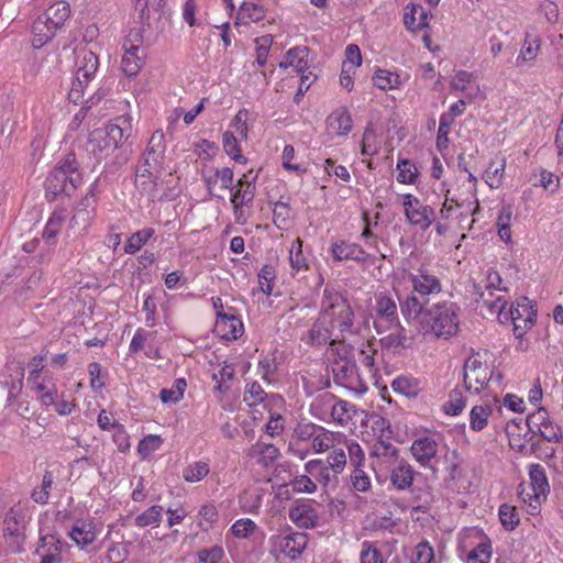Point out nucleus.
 <instances>
[{
  "mask_svg": "<svg viewBox=\"0 0 563 563\" xmlns=\"http://www.w3.org/2000/svg\"><path fill=\"white\" fill-rule=\"evenodd\" d=\"M84 176L74 152L64 155L44 180V196L48 202L70 198L82 184Z\"/></svg>",
  "mask_w": 563,
  "mask_h": 563,
  "instance_id": "obj_1",
  "label": "nucleus"
},
{
  "mask_svg": "<svg viewBox=\"0 0 563 563\" xmlns=\"http://www.w3.org/2000/svg\"><path fill=\"white\" fill-rule=\"evenodd\" d=\"M131 131L130 120L124 117H118L113 122L103 128L95 129L89 133L86 151L100 162L122 146L123 142L130 136Z\"/></svg>",
  "mask_w": 563,
  "mask_h": 563,
  "instance_id": "obj_2",
  "label": "nucleus"
},
{
  "mask_svg": "<svg viewBox=\"0 0 563 563\" xmlns=\"http://www.w3.org/2000/svg\"><path fill=\"white\" fill-rule=\"evenodd\" d=\"M320 314L330 317L333 328H338L342 339L345 334L354 333V311L347 298L329 285L323 289L320 302Z\"/></svg>",
  "mask_w": 563,
  "mask_h": 563,
  "instance_id": "obj_3",
  "label": "nucleus"
},
{
  "mask_svg": "<svg viewBox=\"0 0 563 563\" xmlns=\"http://www.w3.org/2000/svg\"><path fill=\"white\" fill-rule=\"evenodd\" d=\"M459 309L454 302L435 303L426 310L421 324L429 327L438 338L449 339L459 331Z\"/></svg>",
  "mask_w": 563,
  "mask_h": 563,
  "instance_id": "obj_4",
  "label": "nucleus"
},
{
  "mask_svg": "<svg viewBox=\"0 0 563 563\" xmlns=\"http://www.w3.org/2000/svg\"><path fill=\"white\" fill-rule=\"evenodd\" d=\"M373 311L374 329L378 334L394 329V325H399L397 305L390 296L384 292L375 295Z\"/></svg>",
  "mask_w": 563,
  "mask_h": 563,
  "instance_id": "obj_5",
  "label": "nucleus"
},
{
  "mask_svg": "<svg viewBox=\"0 0 563 563\" xmlns=\"http://www.w3.org/2000/svg\"><path fill=\"white\" fill-rule=\"evenodd\" d=\"M402 205L409 223L419 227L422 231H426L434 221L435 212L433 208L422 205L413 195H405Z\"/></svg>",
  "mask_w": 563,
  "mask_h": 563,
  "instance_id": "obj_6",
  "label": "nucleus"
},
{
  "mask_svg": "<svg viewBox=\"0 0 563 563\" xmlns=\"http://www.w3.org/2000/svg\"><path fill=\"white\" fill-rule=\"evenodd\" d=\"M324 317L325 316H321L319 313V317L309 329L307 333L308 339L306 341L308 345L322 346L325 345L327 343H329L330 345H335L343 341V339H331L334 330L333 322H327L324 320Z\"/></svg>",
  "mask_w": 563,
  "mask_h": 563,
  "instance_id": "obj_7",
  "label": "nucleus"
},
{
  "mask_svg": "<svg viewBox=\"0 0 563 563\" xmlns=\"http://www.w3.org/2000/svg\"><path fill=\"white\" fill-rule=\"evenodd\" d=\"M290 520L301 529H313L319 526L317 510L309 501L298 499L289 508Z\"/></svg>",
  "mask_w": 563,
  "mask_h": 563,
  "instance_id": "obj_8",
  "label": "nucleus"
},
{
  "mask_svg": "<svg viewBox=\"0 0 563 563\" xmlns=\"http://www.w3.org/2000/svg\"><path fill=\"white\" fill-rule=\"evenodd\" d=\"M529 478L533 495L528 494L530 506L537 510V506L532 505V500L540 504V497H547L550 493V485L545 474V468L540 464H531L529 467Z\"/></svg>",
  "mask_w": 563,
  "mask_h": 563,
  "instance_id": "obj_9",
  "label": "nucleus"
},
{
  "mask_svg": "<svg viewBox=\"0 0 563 563\" xmlns=\"http://www.w3.org/2000/svg\"><path fill=\"white\" fill-rule=\"evenodd\" d=\"M216 331L227 341L236 340L243 333V323L234 314L217 312Z\"/></svg>",
  "mask_w": 563,
  "mask_h": 563,
  "instance_id": "obj_10",
  "label": "nucleus"
},
{
  "mask_svg": "<svg viewBox=\"0 0 563 563\" xmlns=\"http://www.w3.org/2000/svg\"><path fill=\"white\" fill-rule=\"evenodd\" d=\"M438 442L431 437H421L416 439L410 451L416 461L423 467L430 466V462L438 453Z\"/></svg>",
  "mask_w": 563,
  "mask_h": 563,
  "instance_id": "obj_11",
  "label": "nucleus"
},
{
  "mask_svg": "<svg viewBox=\"0 0 563 563\" xmlns=\"http://www.w3.org/2000/svg\"><path fill=\"white\" fill-rule=\"evenodd\" d=\"M331 252L333 258L340 262L352 260L357 263H365L369 257V254L361 245L349 241L334 242L331 246Z\"/></svg>",
  "mask_w": 563,
  "mask_h": 563,
  "instance_id": "obj_12",
  "label": "nucleus"
},
{
  "mask_svg": "<svg viewBox=\"0 0 563 563\" xmlns=\"http://www.w3.org/2000/svg\"><path fill=\"white\" fill-rule=\"evenodd\" d=\"M67 218V210L64 207L56 208L49 216L44 230L42 239L48 247H54L57 243L58 234Z\"/></svg>",
  "mask_w": 563,
  "mask_h": 563,
  "instance_id": "obj_13",
  "label": "nucleus"
},
{
  "mask_svg": "<svg viewBox=\"0 0 563 563\" xmlns=\"http://www.w3.org/2000/svg\"><path fill=\"white\" fill-rule=\"evenodd\" d=\"M358 368L355 361L347 357H340L333 364V379L336 384L353 389L351 386L358 376Z\"/></svg>",
  "mask_w": 563,
  "mask_h": 563,
  "instance_id": "obj_14",
  "label": "nucleus"
},
{
  "mask_svg": "<svg viewBox=\"0 0 563 563\" xmlns=\"http://www.w3.org/2000/svg\"><path fill=\"white\" fill-rule=\"evenodd\" d=\"M397 331L390 333L379 340L383 349L391 350L393 353H398L400 350L411 347L412 338L407 334V330L401 325H394Z\"/></svg>",
  "mask_w": 563,
  "mask_h": 563,
  "instance_id": "obj_15",
  "label": "nucleus"
},
{
  "mask_svg": "<svg viewBox=\"0 0 563 563\" xmlns=\"http://www.w3.org/2000/svg\"><path fill=\"white\" fill-rule=\"evenodd\" d=\"M415 470L405 460H401L390 472L391 485L397 490H406L412 486Z\"/></svg>",
  "mask_w": 563,
  "mask_h": 563,
  "instance_id": "obj_16",
  "label": "nucleus"
},
{
  "mask_svg": "<svg viewBox=\"0 0 563 563\" xmlns=\"http://www.w3.org/2000/svg\"><path fill=\"white\" fill-rule=\"evenodd\" d=\"M413 291L418 292L421 298L430 294H438L441 291L440 280L427 273H420L419 275H410Z\"/></svg>",
  "mask_w": 563,
  "mask_h": 563,
  "instance_id": "obj_17",
  "label": "nucleus"
},
{
  "mask_svg": "<svg viewBox=\"0 0 563 563\" xmlns=\"http://www.w3.org/2000/svg\"><path fill=\"white\" fill-rule=\"evenodd\" d=\"M400 311L406 320L416 319L423 314L427 309L424 306L428 303V299L421 298L415 294L408 295L404 300L398 296Z\"/></svg>",
  "mask_w": 563,
  "mask_h": 563,
  "instance_id": "obj_18",
  "label": "nucleus"
},
{
  "mask_svg": "<svg viewBox=\"0 0 563 563\" xmlns=\"http://www.w3.org/2000/svg\"><path fill=\"white\" fill-rule=\"evenodd\" d=\"M307 534L303 532H291L284 537L280 549L291 560H296L306 549Z\"/></svg>",
  "mask_w": 563,
  "mask_h": 563,
  "instance_id": "obj_19",
  "label": "nucleus"
},
{
  "mask_svg": "<svg viewBox=\"0 0 563 563\" xmlns=\"http://www.w3.org/2000/svg\"><path fill=\"white\" fill-rule=\"evenodd\" d=\"M42 15L44 16V20L48 22V24L53 29L58 30L64 25L65 21L69 18L70 8L68 3L59 1L49 5L45 10V12L42 13Z\"/></svg>",
  "mask_w": 563,
  "mask_h": 563,
  "instance_id": "obj_20",
  "label": "nucleus"
},
{
  "mask_svg": "<svg viewBox=\"0 0 563 563\" xmlns=\"http://www.w3.org/2000/svg\"><path fill=\"white\" fill-rule=\"evenodd\" d=\"M478 534L481 541L467 554V563H489L490 561L493 554L492 540L483 531H478Z\"/></svg>",
  "mask_w": 563,
  "mask_h": 563,
  "instance_id": "obj_21",
  "label": "nucleus"
},
{
  "mask_svg": "<svg viewBox=\"0 0 563 563\" xmlns=\"http://www.w3.org/2000/svg\"><path fill=\"white\" fill-rule=\"evenodd\" d=\"M56 31V29H53L48 22L44 20L42 14L38 15L32 25L34 47L40 48L44 46L55 36Z\"/></svg>",
  "mask_w": 563,
  "mask_h": 563,
  "instance_id": "obj_22",
  "label": "nucleus"
},
{
  "mask_svg": "<svg viewBox=\"0 0 563 563\" xmlns=\"http://www.w3.org/2000/svg\"><path fill=\"white\" fill-rule=\"evenodd\" d=\"M265 18L262 4L244 1L238 11L235 24H246L249 21L260 22Z\"/></svg>",
  "mask_w": 563,
  "mask_h": 563,
  "instance_id": "obj_23",
  "label": "nucleus"
},
{
  "mask_svg": "<svg viewBox=\"0 0 563 563\" xmlns=\"http://www.w3.org/2000/svg\"><path fill=\"white\" fill-rule=\"evenodd\" d=\"M69 536L81 547L89 545L96 540V532L93 531L92 522L88 521L76 522L73 526Z\"/></svg>",
  "mask_w": 563,
  "mask_h": 563,
  "instance_id": "obj_24",
  "label": "nucleus"
},
{
  "mask_svg": "<svg viewBox=\"0 0 563 563\" xmlns=\"http://www.w3.org/2000/svg\"><path fill=\"white\" fill-rule=\"evenodd\" d=\"M327 122L339 135H347L352 130V117L346 108L332 112Z\"/></svg>",
  "mask_w": 563,
  "mask_h": 563,
  "instance_id": "obj_25",
  "label": "nucleus"
},
{
  "mask_svg": "<svg viewBox=\"0 0 563 563\" xmlns=\"http://www.w3.org/2000/svg\"><path fill=\"white\" fill-rule=\"evenodd\" d=\"M164 158L153 156L143 152L136 165V177H153L155 172H159L163 167Z\"/></svg>",
  "mask_w": 563,
  "mask_h": 563,
  "instance_id": "obj_26",
  "label": "nucleus"
},
{
  "mask_svg": "<svg viewBox=\"0 0 563 563\" xmlns=\"http://www.w3.org/2000/svg\"><path fill=\"white\" fill-rule=\"evenodd\" d=\"M155 234L153 228H144L131 234L123 250L125 254L137 253Z\"/></svg>",
  "mask_w": 563,
  "mask_h": 563,
  "instance_id": "obj_27",
  "label": "nucleus"
},
{
  "mask_svg": "<svg viewBox=\"0 0 563 563\" xmlns=\"http://www.w3.org/2000/svg\"><path fill=\"white\" fill-rule=\"evenodd\" d=\"M395 393L408 398H416L420 391L419 382L413 377L398 376L391 383Z\"/></svg>",
  "mask_w": 563,
  "mask_h": 563,
  "instance_id": "obj_28",
  "label": "nucleus"
},
{
  "mask_svg": "<svg viewBox=\"0 0 563 563\" xmlns=\"http://www.w3.org/2000/svg\"><path fill=\"white\" fill-rule=\"evenodd\" d=\"M99 59L98 56L91 51H82L78 57L77 75L82 78H92L98 70Z\"/></svg>",
  "mask_w": 563,
  "mask_h": 563,
  "instance_id": "obj_29",
  "label": "nucleus"
},
{
  "mask_svg": "<svg viewBox=\"0 0 563 563\" xmlns=\"http://www.w3.org/2000/svg\"><path fill=\"white\" fill-rule=\"evenodd\" d=\"M530 312L538 316L536 305H533L528 297L522 296L516 300V307L511 305L509 311L506 313V318L509 316L511 320H521L525 317H530Z\"/></svg>",
  "mask_w": 563,
  "mask_h": 563,
  "instance_id": "obj_30",
  "label": "nucleus"
},
{
  "mask_svg": "<svg viewBox=\"0 0 563 563\" xmlns=\"http://www.w3.org/2000/svg\"><path fill=\"white\" fill-rule=\"evenodd\" d=\"M222 142H223L224 152L233 161H235L236 163H240V164H246L247 158L244 155H242L241 146L238 142V139L235 137V135L232 132L225 131L222 136Z\"/></svg>",
  "mask_w": 563,
  "mask_h": 563,
  "instance_id": "obj_31",
  "label": "nucleus"
},
{
  "mask_svg": "<svg viewBox=\"0 0 563 563\" xmlns=\"http://www.w3.org/2000/svg\"><path fill=\"white\" fill-rule=\"evenodd\" d=\"M466 406V398L457 387L450 391L449 400L442 406L443 411L450 416H459Z\"/></svg>",
  "mask_w": 563,
  "mask_h": 563,
  "instance_id": "obj_32",
  "label": "nucleus"
},
{
  "mask_svg": "<svg viewBox=\"0 0 563 563\" xmlns=\"http://www.w3.org/2000/svg\"><path fill=\"white\" fill-rule=\"evenodd\" d=\"M492 413L490 406H474L470 412V428L473 431H482L488 423V417Z\"/></svg>",
  "mask_w": 563,
  "mask_h": 563,
  "instance_id": "obj_33",
  "label": "nucleus"
},
{
  "mask_svg": "<svg viewBox=\"0 0 563 563\" xmlns=\"http://www.w3.org/2000/svg\"><path fill=\"white\" fill-rule=\"evenodd\" d=\"M210 472L209 464L207 462L197 461L187 465L183 470V478L189 483H196L205 478Z\"/></svg>",
  "mask_w": 563,
  "mask_h": 563,
  "instance_id": "obj_34",
  "label": "nucleus"
},
{
  "mask_svg": "<svg viewBox=\"0 0 563 563\" xmlns=\"http://www.w3.org/2000/svg\"><path fill=\"white\" fill-rule=\"evenodd\" d=\"M144 64L140 52L124 53L121 59V69L128 77L136 76Z\"/></svg>",
  "mask_w": 563,
  "mask_h": 563,
  "instance_id": "obj_35",
  "label": "nucleus"
},
{
  "mask_svg": "<svg viewBox=\"0 0 563 563\" xmlns=\"http://www.w3.org/2000/svg\"><path fill=\"white\" fill-rule=\"evenodd\" d=\"M373 84L382 90H390L399 86L400 79L398 74L386 69H377L373 76Z\"/></svg>",
  "mask_w": 563,
  "mask_h": 563,
  "instance_id": "obj_36",
  "label": "nucleus"
},
{
  "mask_svg": "<svg viewBox=\"0 0 563 563\" xmlns=\"http://www.w3.org/2000/svg\"><path fill=\"white\" fill-rule=\"evenodd\" d=\"M498 515L501 526L508 531L515 530L520 522L519 514L515 506L503 504L499 507Z\"/></svg>",
  "mask_w": 563,
  "mask_h": 563,
  "instance_id": "obj_37",
  "label": "nucleus"
},
{
  "mask_svg": "<svg viewBox=\"0 0 563 563\" xmlns=\"http://www.w3.org/2000/svg\"><path fill=\"white\" fill-rule=\"evenodd\" d=\"M187 387V382L185 378H177L174 382L172 388H163L159 391V398L164 404L167 402H177L184 397V391Z\"/></svg>",
  "mask_w": 563,
  "mask_h": 563,
  "instance_id": "obj_38",
  "label": "nucleus"
},
{
  "mask_svg": "<svg viewBox=\"0 0 563 563\" xmlns=\"http://www.w3.org/2000/svg\"><path fill=\"white\" fill-rule=\"evenodd\" d=\"M523 439L530 443L529 455H534L537 459L540 460L554 457V448L544 443L543 440H533V437L528 438V434H525Z\"/></svg>",
  "mask_w": 563,
  "mask_h": 563,
  "instance_id": "obj_39",
  "label": "nucleus"
},
{
  "mask_svg": "<svg viewBox=\"0 0 563 563\" xmlns=\"http://www.w3.org/2000/svg\"><path fill=\"white\" fill-rule=\"evenodd\" d=\"M410 563H434V550L429 541L422 540L415 547Z\"/></svg>",
  "mask_w": 563,
  "mask_h": 563,
  "instance_id": "obj_40",
  "label": "nucleus"
},
{
  "mask_svg": "<svg viewBox=\"0 0 563 563\" xmlns=\"http://www.w3.org/2000/svg\"><path fill=\"white\" fill-rule=\"evenodd\" d=\"M551 422L549 419L548 411L544 408H538L534 412L530 413L526 418V426L528 427V433L537 434L541 432V429Z\"/></svg>",
  "mask_w": 563,
  "mask_h": 563,
  "instance_id": "obj_41",
  "label": "nucleus"
},
{
  "mask_svg": "<svg viewBox=\"0 0 563 563\" xmlns=\"http://www.w3.org/2000/svg\"><path fill=\"white\" fill-rule=\"evenodd\" d=\"M144 152L151 154L152 157L165 158L166 141L162 130H156L152 134Z\"/></svg>",
  "mask_w": 563,
  "mask_h": 563,
  "instance_id": "obj_42",
  "label": "nucleus"
},
{
  "mask_svg": "<svg viewBox=\"0 0 563 563\" xmlns=\"http://www.w3.org/2000/svg\"><path fill=\"white\" fill-rule=\"evenodd\" d=\"M397 180L400 184H415L418 178V170L409 159H399L397 164Z\"/></svg>",
  "mask_w": 563,
  "mask_h": 563,
  "instance_id": "obj_43",
  "label": "nucleus"
},
{
  "mask_svg": "<svg viewBox=\"0 0 563 563\" xmlns=\"http://www.w3.org/2000/svg\"><path fill=\"white\" fill-rule=\"evenodd\" d=\"M289 262L292 269L299 272L300 269H308L309 265L307 258L302 253V241L297 238L291 245L289 252Z\"/></svg>",
  "mask_w": 563,
  "mask_h": 563,
  "instance_id": "obj_44",
  "label": "nucleus"
},
{
  "mask_svg": "<svg viewBox=\"0 0 563 563\" xmlns=\"http://www.w3.org/2000/svg\"><path fill=\"white\" fill-rule=\"evenodd\" d=\"M258 453L257 463L264 466H269L280 455L279 450L274 444L256 443L253 446Z\"/></svg>",
  "mask_w": 563,
  "mask_h": 563,
  "instance_id": "obj_45",
  "label": "nucleus"
},
{
  "mask_svg": "<svg viewBox=\"0 0 563 563\" xmlns=\"http://www.w3.org/2000/svg\"><path fill=\"white\" fill-rule=\"evenodd\" d=\"M336 400L335 395L332 393H323L317 396L310 405L311 412L323 415L330 411L332 415V407Z\"/></svg>",
  "mask_w": 563,
  "mask_h": 563,
  "instance_id": "obj_46",
  "label": "nucleus"
},
{
  "mask_svg": "<svg viewBox=\"0 0 563 563\" xmlns=\"http://www.w3.org/2000/svg\"><path fill=\"white\" fill-rule=\"evenodd\" d=\"M276 279V268L272 264H265L258 273L261 289L267 296L272 295L273 286Z\"/></svg>",
  "mask_w": 563,
  "mask_h": 563,
  "instance_id": "obj_47",
  "label": "nucleus"
},
{
  "mask_svg": "<svg viewBox=\"0 0 563 563\" xmlns=\"http://www.w3.org/2000/svg\"><path fill=\"white\" fill-rule=\"evenodd\" d=\"M90 80L91 78H82V76L76 74V77L71 84V88L68 92V99L70 102L74 104L82 103L85 90L88 87Z\"/></svg>",
  "mask_w": 563,
  "mask_h": 563,
  "instance_id": "obj_48",
  "label": "nucleus"
},
{
  "mask_svg": "<svg viewBox=\"0 0 563 563\" xmlns=\"http://www.w3.org/2000/svg\"><path fill=\"white\" fill-rule=\"evenodd\" d=\"M163 440L159 435L148 434L144 437L137 444V453L144 460L153 452L157 451L162 445Z\"/></svg>",
  "mask_w": 563,
  "mask_h": 563,
  "instance_id": "obj_49",
  "label": "nucleus"
},
{
  "mask_svg": "<svg viewBox=\"0 0 563 563\" xmlns=\"http://www.w3.org/2000/svg\"><path fill=\"white\" fill-rule=\"evenodd\" d=\"M506 162L501 159L500 166L494 167V162L486 168L483 178L490 188H498L501 185V178L505 172Z\"/></svg>",
  "mask_w": 563,
  "mask_h": 563,
  "instance_id": "obj_50",
  "label": "nucleus"
},
{
  "mask_svg": "<svg viewBox=\"0 0 563 563\" xmlns=\"http://www.w3.org/2000/svg\"><path fill=\"white\" fill-rule=\"evenodd\" d=\"M305 468L308 473L314 475L318 473L319 481L323 485H328L331 482V467L327 466L321 460L309 461Z\"/></svg>",
  "mask_w": 563,
  "mask_h": 563,
  "instance_id": "obj_51",
  "label": "nucleus"
},
{
  "mask_svg": "<svg viewBox=\"0 0 563 563\" xmlns=\"http://www.w3.org/2000/svg\"><path fill=\"white\" fill-rule=\"evenodd\" d=\"M163 507L159 505H154L146 509L144 512L140 514L135 518V525L137 527H147L150 525L159 522L162 519Z\"/></svg>",
  "mask_w": 563,
  "mask_h": 563,
  "instance_id": "obj_52",
  "label": "nucleus"
},
{
  "mask_svg": "<svg viewBox=\"0 0 563 563\" xmlns=\"http://www.w3.org/2000/svg\"><path fill=\"white\" fill-rule=\"evenodd\" d=\"M356 412V408L353 404L346 400H336L332 407V418L342 422L343 420L352 419Z\"/></svg>",
  "mask_w": 563,
  "mask_h": 563,
  "instance_id": "obj_53",
  "label": "nucleus"
},
{
  "mask_svg": "<svg viewBox=\"0 0 563 563\" xmlns=\"http://www.w3.org/2000/svg\"><path fill=\"white\" fill-rule=\"evenodd\" d=\"M478 355H479L478 352L475 353L474 351H472L471 357H468L465 361L464 366H463V369H464L463 382H464V387L467 391H471L473 388V384L471 382H468V379H470L468 371H471L472 373H476V372H481V371L485 369L483 367V363L476 358V356H478Z\"/></svg>",
  "mask_w": 563,
  "mask_h": 563,
  "instance_id": "obj_54",
  "label": "nucleus"
},
{
  "mask_svg": "<svg viewBox=\"0 0 563 563\" xmlns=\"http://www.w3.org/2000/svg\"><path fill=\"white\" fill-rule=\"evenodd\" d=\"M361 563H384V558L380 551L369 541L362 543V551L360 555Z\"/></svg>",
  "mask_w": 563,
  "mask_h": 563,
  "instance_id": "obj_55",
  "label": "nucleus"
},
{
  "mask_svg": "<svg viewBox=\"0 0 563 563\" xmlns=\"http://www.w3.org/2000/svg\"><path fill=\"white\" fill-rule=\"evenodd\" d=\"M112 440L120 452L126 453L130 450V437L126 432L125 427L119 423L118 421H114Z\"/></svg>",
  "mask_w": 563,
  "mask_h": 563,
  "instance_id": "obj_56",
  "label": "nucleus"
},
{
  "mask_svg": "<svg viewBox=\"0 0 563 563\" xmlns=\"http://www.w3.org/2000/svg\"><path fill=\"white\" fill-rule=\"evenodd\" d=\"M274 37L271 34L263 35L255 40L256 47V63L258 66H265L269 53L271 45L273 44Z\"/></svg>",
  "mask_w": 563,
  "mask_h": 563,
  "instance_id": "obj_57",
  "label": "nucleus"
},
{
  "mask_svg": "<svg viewBox=\"0 0 563 563\" xmlns=\"http://www.w3.org/2000/svg\"><path fill=\"white\" fill-rule=\"evenodd\" d=\"M454 122L449 117L442 115L440 117L439 121V130H438V136H437V146L438 148L448 147L449 144V133L451 130V126Z\"/></svg>",
  "mask_w": 563,
  "mask_h": 563,
  "instance_id": "obj_58",
  "label": "nucleus"
},
{
  "mask_svg": "<svg viewBox=\"0 0 563 563\" xmlns=\"http://www.w3.org/2000/svg\"><path fill=\"white\" fill-rule=\"evenodd\" d=\"M295 157V148L292 145L287 144L283 151V166L287 170H292L298 175L306 173V168L301 164L292 163Z\"/></svg>",
  "mask_w": 563,
  "mask_h": 563,
  "instance_id": "obj_59",
  "label": "nucleus"
},
{
  "mask_svg": "<svg viewBox=\"0 0 563 563\" xmlns=\"http://www.w3.org/2000/svg\"><path fill=\"white\" fill-rule=\"evenodd\" d=\"M255 528L256 525L252 519H239L232 525L231 531L236 538H246Z\"/></svg>",
  "mask_w": 563,
  "mask_h": 563,
  "instance_id": "obj_60",
  "label": "nucleus"
},
{
  "mask_svg": "<svg viewBox=\"0 0 563 563\" xmlns=\"http://www.w3.org/2000/svg\"><path fill=\"white\" fill-rule=\"evenodd\" d=\"M537 434H539V437H541L542 440L547 442H560L563 439V432L561 428L553 422H548L541 429V432H537Z\"/></svg>",
  "mask_w": 563,
  "mask_h": 563,
  "instance_id": "obj_61",
  "label": "nucleus"
},
{
  "mask_svg": "<svg viewBox=\"0 0 563 563\" xmlns=\"http://www.w3.org/2000/svg\"><path fill=\"white\" fill-rule=\"evenodd\" d=\"M351 483L355 490L367 492L371 488V479L361 468H355L351 475Z\"/></svg>",
  "mask_w": 563,
  "mask_h": 563,
  "instance_id": "obj_62",
  "label": "nucleus"
},
{
  "mask_svg": "<svg viewBox=\"0 0 563 563\" xmlns=\"http://www.w3.org/2000/svg\"><path fill=\"white\" fill-rule=\"evenodd\" d=\"M292 492L297 493H314L317 485L307 475H300L295 477L291 482Z\"/></svg>",
  "mask_w": 563,
  "mask_h": 563,
  "instance_id": "obj_63",
  "label": "nucleus"
},
{
  "mask_svg": "<svg viewBox=\"0 0 563 563\" xmlns=\"http://www.w3.org/2000/svg\"><path fill=\"white\" fill-rule=\"evenodd\" d=\"M95 214L91 212H87L86 209H75V213L70 219V225L73 228L81 227L82 230H86L92 222Z\"/></svg>",
  "mask_w": 563,
  "mask_h": 563,
  "instance_id": "obj_64",
  "label": "nucleus"
}]
</instances>
